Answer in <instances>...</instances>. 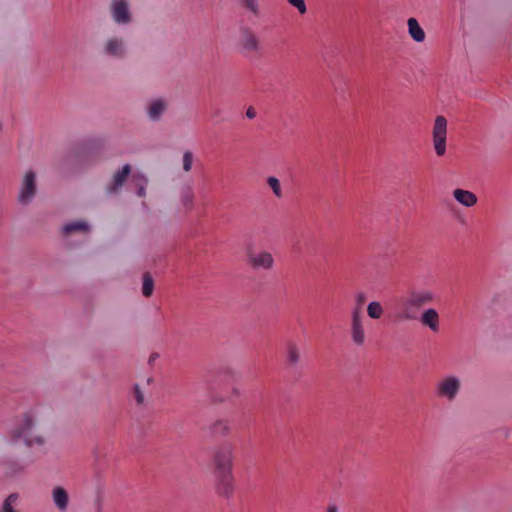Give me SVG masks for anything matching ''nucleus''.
Masks as SVG:
<instances>
[{
    "label": "nucleus",
    "instance_id": "obj_12",
    "mask_svg": "<svg viewBox=\"0 0 512 512\" xmlns=\"http://www.w3.org/2000/svg\"><path fill=\"white\" fill-rule=\"evenodd\" d=\"M131 172V166L125 164L120 170H117L113 176L111 183L107 185L106 191L108 194H113L119 191L126 182Z\"/></svg>",
    "mask_w": 512,
    "mask_h": 512
},
{
    "label": "nucleus",
    "instance_id": "obj_16",
    "mask_svg": "<svg viewBox=\"0 0 512 512\" xmlns=\"http://www.w3.org/2000/svg\"><path fill=\"white\" fill-rule=\"evenodd\" d=\"M454 199L464 207L470 208L477 203V196L468 190L457 188L453 191Z\"/></svg>",
    "mask_w": 512,
    "mask_h": 512
},
{
    "label": "nucleus",
    "instance_id": "obj_8",
    "mask_svg": "<svg viewBox=\"0 0 512 512\" xmlns=\"http://www.w3.org/2000/svg\"><path fill=\"white\" fill-rule=\"evenodd\" d=\"M36 191V173L33 170H27L20 184L18 202L22 205L29 204L35 197Z\"/></svg>",
    "mask_w": 512,
    "mask_h": 512
},
{
    "label": "nucleus",
    "instance_id": "obj_20",
    "mask_svg": "<svg viewBox=\"0 0 512 512\" xmlns=\"http://www.w3.org/2000/svg\"><path fill=\"white\" fill-rule=\"evenodd\" d=\"M89 229L88 225L83 221H76L72 223H68L63 227V234L69 235L72 232L83 231L87 232Z\"/></svg>",
    "mask_w": 512,
    "mask_h": 512
},
{
    "label": "nucleus",
    "instance_id": "obj_3",
    "mask_svg": "<svg viewBox=\"0 0 512 512\" xmlns=\"http://www.w3.org/2000/svg\"><path fill=\"white\" fill-rule=\"evenodd\" d=\"M435 300V294L427 289L413 290L402 302L400 319L411 321L418 319L419 310Z\"/></svg>",
    "mask_w": 512,
    "mask_h": 512
},
{
    "label": "nucleus",
    "instance_id": "obj_11",
    "mask_svg": "<svg viewBox=\"0 0 512 512\" xmlns=\"http://www.w3.org/2000/svg\"><path fill=\"white\" fill-rule=\"evenodd\" d=\"M248 264L254 269L268 270L273 266L274 259L269 252H255L252 249L247 250Z\"/></svg>",
    "mask_w": 512,
    "mask_h": 512
},
{
    "label": "nucleus",
    "instance_id": "obj_21",
    "mask_svg": "<svg viewBox=\"0 0 512 512\" xmlns=\"http://www.w3.org/2000/svg\"><path fill=\"white\" fill-rule=\"evenodd\" d=\"M19 500V495L17 493L10 494L3 502L2 508L0 512H18L15 509L17 502Z\"/></svg>",
    "mask_w": 512,
    "mask_h": 512
},
{
    "label": "nucleus",
    "instance_id": "obj_30",
    "mask_svg": "<svg viewBox=\"0 0 512 512\" xmlns=\"http://www.w3.org/2000/svg\"><path fill=\"white\" fill-rule=\"evenodd\" d=\"M193 203V194L191 192H188L184 197V204L188 208H191Z\"/></svg>",
    "mask_w": 512,
    "mask_h": 512
},
{
    "label": "nucleus",
    "instance_id": "obj_27",
    "mask_svg": "<svg viewBox=\"0 0 512 512\" xmlns=\"http://www.w3.org/2000/svg\"><path fill=\"white\" fill-rule=\"evenodd\" d=\"M245 8L250 10L254 15L259 14V5L257 0H243Z\"/></svg>",
    "mask_w": 512,
    "mask_h": 512
},
{
    "label": "nucleus",
    "instance_id": "obj_6",
    "mask_svg": "<svg viewBox=\"0 0 512 512\" xmlns=\"http://www.w3.org/2000/svg\"><path fill=\"white\" fill-rule=\"evenodd\" d=\"M239 47L242 54L249 58L261 55V44L257 35L249 28H242L239 35Z\"/></svg>",
    "mask_w": 512,
    "mask_h": 512
},
{
    "label": "nucleus",
    "instance_id": "obj_1",
    "mask_svg": "<svg viewBox=\"0 0 512 512\" xmlns=\"http://www.w3.org/2000/svg\"><path fill=\"white\" fill-rule=\"evenodd\" d=\"M43 423L42 408H30L17 417L9 432L10 438L15 442L22 441L29 448L41 447L46 443V435L42 430Z\"/></svg>",
    "mask_w": 512,
    "mask_h": 512
},
{
    "label": "nucleus",
    "instance_id": "obj_15",
    "mask_svg": "<svg viewBox=\"0 0 512 512\" xmlns=\"http://www.w3.org/2000/svg\"><path fill=\"white\" fill-rule=\"evenodd\" d=\"M167 109V102L164 99L158 98L152 100L147 108V114L150 120L157 121Z\"/></svg>",
    "mask_w": 512,
    "mask_h": 512
},
{
    "label": "nucleus",
    "instance_id": "obj_31",
    "mask_svg": "<svg viewBox=\"0 0 512 512\" xmlns=\"http://www.w3.org/2000/svg\"><path fill=\"white\" fill-rule=\"evenodd\" d=\"M357 304L360 306L366 301V294L364 292H359L355 296Z\"/></svg>",
    "mask_w": 512,
    "mask_h": 512
},
{
    "label": "nucleus",
    "instance_id": "obj_17",
    "mask_svg": "<svg viewBox=\"0 0 512 512\" xmlns=\"http://www.w3.org/2000/svg\"><path fill=\"white\" fill-rule=\"evenodd\" d=\"M408 33L410 37L417 43H422L425 38V32L420 26L418 20L416 18H409L407 20Z\"/></svg>",
    "mask_w": 512,
    "mask_h": 512
},
{
    "label": "nucleus",
    "instance_id": "obj_24",
    "mask_svg": "<svg viewBox=\"0 0 512 512\" xmlns=\"http://www.w3.org/2000/svg\"><path fill=\"white\" fill-rule=\"evenodd\" d=\"M267 184L271 188V190L273 191L274 195L277 198H281L283 196L280 182H279V180L276 177L269 176L267 178Z\"/></svg>",
    "mask_w": 512,
    "mask_h": 512
},
{
    "label": "nucleus",
    "instance_id": "obj_7",
    "mask_svg": "<svg viewBox=\"0 0 512 512\" xmlns=\"http://www.w3.org/2000/svg\"><path fill=\"white\" fill-rule=\"evenodd\" d=\"M432 140L436 155L443 156L446 153L447 120L442 115L437 116L434 120Z\"/></svg>",
    "mask_w": 512,
    "mask_h": 512
},
{
    "label": "nucleus",
    "instance_id": "obj_5",
    "mask_svg": "<svg viewBox=\"0 0 512 512\" xmlns=\"http://www.w3.org/2000/svg\"><path fill=\"white\" fill-rule=\"evenodd\" d=\"M108 11L112 21L118 26H127L133 21L129 0H110Z\"/></svg>",
    "mask_w": 512,
    "mask_h": 512
},
{
    "label": "nucleus",
    "instance_id": "obj_29",
    "mask_svg": "<svg viewBox=\"0 0 512 512\" xmlns=\"http://www.w3.org/2000/svg\"><path fill=\"white\" fill-rule=\"evenodd\" d=\"M300 360V354L296 349L290 348V364H295Z\"/></svg>",
    "mask_w": 512,
    "mask_h": 512
},
{
    "label": "nucleus",
    "instance_id": "obj_28",
    "mask_svg": "<svg viewBox=\"0 0 512 512\" xmlns=\"http://www.w3.org/2000/svg\"><path fill=\"white\" fill-rule=\"evenodd\" d=\"M290 5L295 7L300 14L307 12V7L304 0H290Z\"/></svg>",
    "mask_w": 512,
    "mask_h": 512
},
{
    "label": "nucleus",
    "instance_id": "obj_22",
    "mask_svg": "<svg viewBox=\"0 0 512 512\" xmlns=\"http://www.w3.org/2000/svg\"><path fill=\"white\" fill-rule=\"evenodd\" d=\"M154 290V281L149 273L143 275L142 293L145 297H150Z\"/></svg>",
    "mask_w": 512,
    "mask_h": 512
},
{
    "label": "nucleus",
    "instance_id": "obj_26",
    "mask_svg": "<svg viewBox=\"0 0 512 512\" xmlns=\"http://www.w3.org/2000/svg\"><path fill=\"white\" fill-rule=\"evenodd\" d=\"M193 164V154L190 151H186L183 155V169L188 172L191 170Z\"/></svg>",
    "mask_w": 512,
    "mask_h": 512
},
{
    "label": "nucleus",
    "instance_id": "obj_2",
    "mask_svg": "<svg viewBox=\"0 0 512 512\" xmlns=\"http://www.w3.org/2000/svg\"><path fill=\"white\" fill-rule=\"evenodd\" d=\"M233 458V447L228 443L217 447L213 453L217 493L225 498L231 497L235 488Z\"/></svg>",
    "mask_w": 512,
    "mask_h": 512
},
{
    "label": "nucleus",
    "instance_id": "obj_18",
    "mask_svg": "<svg viewBox=\"0 0 512 512\" xmlns=\"http://www.w3.org/2000/svg\"><path fill=\"white\" fill-rule=\"evenodd\" d=\"M384 307L379 301H371L367 305V315L370 319L379 320L384 315Z\"/></svg>",
    "mask_w": 512,
    "mask_h": 512
},
{
    "label": "nucleus",
    "instance_id": "obj_23",
    "mask_svg": "<svg viewBox=\"0 0 512 512\" xmlns=\"http://www.w3.org/2000/svg\"><path fill=\"white\" fill-rule=\"evenodd\" d=\"M133 182L135 186L138 188V196L144 197L145 196V185L147 183L146 178L143 175L134 174L133 175Z\"/></svg>",
    "mask_w": 512,
    "mask_h": 512
},
{
    "label": "nucleus",
    "instance_id": "obj_33",
    "mask_svg": "<svg viewBox=\"0 0 512 512\" xmlns=\"http://www.w3.org/2000/svg\"><path fill=\"white\" fill-rule=\"evenodd\" d=\"M246 116L249 118V119H253L255 118L256 116V111L253 107H249L246 111Z\"/></svg>",
    "mask_w": 512,
    "mask_h": 512
},
{
    "label": "nucleus",
    "instance_id": "obj_13",
    "mask_svg": "<svg viewBox=\"0 0 512 512\" xmlns=\"http://www.w3.org/2000/svg\"><path fill=\"white\" fill-rule=\"evenodd\" d=\"M420 323L429 328L432 332L436 333L440 329V316L436 309H425L418 318Z\"/></svg>",
    "mask_w": 512,
    "mask_h": 512
},
{
    "label": "nucleus",
    "instance_id": "obj_19",
    "mask_svg": "<svg viewBox=\"0 0 512 512\" xmlns=\"http://www.w3.org/2000/svg\"><path fill=\"white\" fill-rule=\"evenodd\" d=\"M212 431L215 434L226 436L231 431V424L229 420L226 419H218L212 425Z\"/></svg>",
    "mask_w": 512,
    "mask_h": 512
},
{
    "label": "nucleus",
    "instance_id": "obj_10",
    "mask_svg": "<svg viewBox=\"0 0 512 512\" xmlns=\"http://www.w3.org/2000/svg\"><path fill=\"white\" fill-rule=\"evenodd\" d=\"M350 337L352 343L357 347H362L366 342L364 319L358 309L351 312Z\"/></svg>",
    "mask_w": 512,
    "mask_h": 512
},
{
    "label": "nucleus",
    "instance_id": "obj_32",
    "mask_svg": "<svg viewBox=\"0 0 512 512\" xmlns=\"http://www.w3.org/2000/svg\"><path fill=\"white\" fill-rule=\"evenodd\" d=\"M325 512H338V506L335 503H329L325 509Z\"/></svg>",
    "mask_w": 512,
    "mask_h": 512
},
{
    "label": "nucleus",
    "instance_id": "obj_14",
    "mask_svg": "<svg viewBox=\"0 0 512 512\" xmlns=\"http://www.w3.org/2000/svg\"><path fill=\"white\" fill-rule=\"evenodd\" d=\"M52 500L59 511L64 512L67 510L69 505V495L63 487L56 486L52 489Z\"/></svg>",
    "mask_w": 512,
    "mask_h": 512
},
{
    "label": "nucleus",
    "instance_id": "obj_9",
    "mask_svg": "<svg viewBox=\"0 0 512 512\" xmlns=\"http://www.w3.org/2000/svg\"><path fill=\"white\" fill-rule=\"evenodd\" d=\"M102 51L109 57L125 58L128 55L127 41L119 35L110 36L103 42Z\"/></svg>",
    "mask_w": 512,
    "mask_h": 512
},
{
    "label": "nucleus",
    "instance_id": "obj_25",
    "mask_svg": "<svg viewBox=\"0 0 512 512\" xmlns=\"http://www.w3.org/2000/svg\"><path fill=\"white\" fill-rule=\"evenodd\" d=\"M133 397L137 405L141 406L145 402V397L143 391L140 389L139 384L134 385L133 389Z\"/></svg>",
    "mask_w": 512,
    "mask_h": 512
},
{
    "label": "nucleus",
    "instance_id": "obj_4",
    "mask_svg": "<svg viewBox=\"0 0 512 512\" xmlns=\"http://www.w3.org/2000/svg\"><path fill=\"white\" fill-rule=\"evenodd\" d=\"M462 388V381L459 376L447 374L435 383V395L447 402H453L458 397Z\"/></svg>",
    "mask_w": 512,
    "mask_h": 512
}]
</instances>
